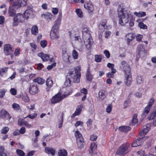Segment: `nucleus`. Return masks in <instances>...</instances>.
<instances>
[{
    "label": "nucleus",
    "instance_id": "63",
    "mask_svg": "<svg viewBox=\"0 0 156 156\" xmlns=\"http://www.w3.org/2000/svg\"><path fill=\"white\" fill-rule=\"evenodd\" d=\"M10 91L11 94L13 95H15L16 94L17 91L16 89L14 88H11Z\"/></svg>",
    "mask_w": 156,
    "mask_h": 156
},
{
    "label": "nucleus",
    "instance_id": "57",
    "mask_svg": "<svg viewBox=\"0 0 156 156\" xmlns=\"http://www.w3.org/2000/svg\"><path fill=\"white\" fill-rule=\"evenodd\" d=\"M112 105L111 104L108 105L106 108V112L108 113H110L112 111Z\"/></svg>",
    "mask_w": 156,
    "mask_h": 156
},
{
    "label": "nucleus",
    "instance_id": "3",
    "mask_svg": "<svg viewBox=\"0 0 156 156\" xmlns=\"http://www.w3.org/2000/svg\"><path fill=\"white\" fill-rule=\"evenodd\" d=\"M120 68L123 70L125 74V84L127 86H130L132 83V76L130 73L131 69L129 66L124 61L122 62Z\"/></svg>",
    "mask_w": 156,
    "mask_h": 156
},
{
    "label": "nucleus",
    "instance_id": "60",
    "mask_svg": "<svg viewBox=\"0 0 156 156\" xmlns=\"http://www.w3.org/2000/svg\"><path fill=\"white\" fill-rule=\"evenodd\" d=\"M6 91L4 89L0 90V98H2L5 95Z\"/></svg>",
    "mask_w": 156,
    "mask_h": 156
},
{
    "label": "nucleus",
    "instance_id": "33",
    "mask_svg": "<svg viewBox=\"0 0 156 156\" xmlns=\"http://www.w3.org/2000/svg\"><path fill=\"white\" fill-rule=\"evenodd\" d=\"M58 156H67V152L64 149H61L58 151Z\"/></svg>",
    "mask_w": 156,
    "mask_h": 156
},
{
    "label": "nucleus",
    "instance_id": "48",
    "mask_svg": "<svg viewBox=\"0 0 156 156\" xmlns=\"http://www.w3.org/2000/svg\"><path fill=\"white\" fill-rule=\"evenodd\" d=\"M138 26L140 28L143 29H147V26L146 24H144L142 22L139 23Z\"/></svg>",
    "mask_w": 156,
    "mask_h": 156
},
{
    "label": "nucleus",
    "instance_id": "5",
    "mask_svg": "<svg viewBox=\"0 0 156 156\" xmlns=\"http://www.w3.org/2000/svg\"><path fill=\"white\" fill-rule=\"evenodd\" d=\"M81 67L79 66L76 67L74 71L72 70H69L68 74V76H69L73 82L78 83L80 81V78L81 76L80 71Z\"/></svg>",
    "mask_w": 156,
    "mask_h": 156
},
{
    "label": "nucleus",
    "instance_id": "46",
    "mask_svg": "<svg viewBox=\"0 0 156 156\" xmlns=\"http://www.w3.org/2000/svg\"><path fill=\"white\" fill-rule=\"evenodd\" d=\"M136 81L138 84L142 83L143 81V76H137L136 78Z\"/></svg>",
    "mask_w": 156,
    "mask_h": 156
},
{
    "label": "nucleus",
    "instance_id": "16",
    "mask_svg": "<svg viewBox=\"0 0 156 156\" xmlns=\"http://www.w3.org/2000/svg\"><path fill=\"white\" fill-rule=\"evenodd\" d=\"M41 17L45 19L47 21H49L51 20L54 16L51 13L47 12L45 14H43L41 16Z\"/></svg>",
    "mask_w": 156,
    "mask_h": 156
},
{
    "label": "nucleus",
    "instance_id": "32",
    "mask_svg": "<svg viewBox=\"0 0 156 156\" xmlns=\"http://www.w3.org/2000/svg\"><path fill=\"white\" fill-rule=\"evenodd\" d=\"M45 80L40 77H37L33 80V82L39 84H42L45 82Z\"/></svg>",
    "mask_w": 156,
    "mask_h": 156
},
{
    "label": "nucleus",
    "instance_id": "22",
    "mask_svg": "<svg viewBox=\"0 0 156 156\" xmlns=\"http://www.w3.org/2000/svg\"><path fill=\"white\" fill-rule=\"evenodd\" d=\"M137 51L139 52V54L140 55H141L142 54H143L144 55L145 54V50L142 44H141L138 46L137 47Z\"/></svg>",
    "mask_w": 156,
    "mask_h": 156
},
{
    "label": "nucleus",
    "instance_id": "36",
    "mask_svg": "<svg viewBox=\"0 0 156 156\" xmlns=\"http://www.w3.org/2000/svg\"><path fill=\"white\" fill-rule=\"evenodd\" d=\"M134 14L136 16L139 17H142L145 16L146 15V13L143 11H140L138 12H135Z\"/></svg>",
    "mask_w": 156,
    "mask_h": 156
},
{
    "label": "nucleus",
    "instance_id": "56",
    "mask_svg": "<svg viewBox=\"0 0 156 156\" xmlns=\"http://www.w3.org/2000/svg\"><path fill=\"white\" fill-rule=\"evenodd\" d=\"M52 13L54 15H57L58 12V9L57 8H52L51 9Z\"/></svg>",
    "mask_w": 156,
    "mask_h": 156
},
{
    "label": "nucleus",
    "instance_id": "42",
    "mask_svg": "<svg viewBox=\"0 0 156 156\" xmlns=\"http://www.w3.org/2000/svg\"><path fill=\"white\" fill-rule=\"evenodd\" d=\"M16 12L15 10H14L12 8L9 7L8 11V13L9 16H13Z\"/></svg>",
    "mask_w": 156,
    "mask_h": 156
},
{
    "label": "nucleus",
    "instance_id": "64",
    "mask_svg": "<svg viewBox=\"0 0 156 156\" xmlns=\"http://www.w3.org/2000/svg\"><path fill=\"white\" fill-rule=\"evenodd\" d=\"M20 48H17L15 49L14 54L15 56H18L20 53Z\"/></svg>",
    "mask_w": 156,
    "mask_h": 156
},
{
    "label": "nucleus",
    "instance_id": "34",
    "mask_svg": "<svg viewBox=\"0 0 156 156\" xmlns=\"http://www.w3.org/2000/svg\"><path fill=\"white\" fill-rule=\"evenodd\" d=\"M119 129L121 131L126 133L128 131L130 130L131 129L130 127L129 126H123L119 127Z\"/></svg>",
    "mask_w": 156,
    "mask_h": 156
},
{
    "label": "nucleus",
    "instance_id": "19",
    "mask_svg": "<svg viewBox=\"0 0 156 156\" xmlns=\"http://www.w3.org/2000/svg\"><path fill=\"white\" fill-rule=\"evenodd\" d=\"M98 99L99 100L102 101L105 99L106 96V92L105 90H101L98 93Z\"/></svg>",
    "mask_w": 156,
    "mask_h": 156
},
{
    "label": "nucleus",
    "instance_id": "51",
    "mask_svg": "<svg viewBox=\"0 0 156 156\" xmlns=\"http://www.w3.org/2000/svg\"><path fill=\"white\" fill-rule=\"evenodd\" d=\"M22 98L25 102H28L30 101V98L27 95H23L22 96Z\"/></svg>",
    "mask_w": 156,
    "mask_h": 156
},
{
    "label": "nucleus",
    "instance_id": "20",
    "mask_svg": "<svg viewBox=\"0 0 156 156\" xmlns=\"http://www.w3.org/2000/svg\"><path fill=\"white\" fill-rule=\"evenodd\" d=\"M135 35L133 34L129 33L126 34V37L127 40L128 44H129L135 38Z\"/></svg>",
    "mask_w": 156,
    "mask_h": 156
},
{
    "label": "nucleus",
    "instance_id": "13",
    "mask_svg": "<svg viewBox=\"0 0 156 156\" xmlns=\"http://www.w3.org/2000/svg\"><path fill=\"white\" fill-rule=\"evenodd\" d=\"M11 46L9 44H5L4 47V52L6 55L10 54L12 52Z\"/></svg>",
    "mask_w": 156,
    "mask_h": 156
},
{
    "label": "nucleus",
    "instance_id": "47",
    "mask_svg": "<svg viewBox=\"0 0 156 156\" xmlns=\"http://www.w3.org/2000/svg\"><path fill=\"white\" fill-rule=\"evenodd\" d=\"M148 119L150 120L153 119V124L154 126H156V115L152 117L151 115H149L148 117Z\"/></svg>",
    "mask_w": 156,
    "mask_h": 156
},
{
    "label": "nucleus",
    "instance_id": "24",
    "mask_svg": "<svg viewBox=\"0 0 156 156\" xmlns=\"http://www.w3.org/2000/svg\"><path fill=\"white\" fill-rule=\"evenodd\" d=\"M18 124L20 126H23L30 128L31 126L29 124L27 121H25L23 119H19L18 121Z\"/></svg>",
    "mask_w": 156,
    "mask_h": 156
},
{
    "label": "nucleus",
    "instance_id": "31",
    "mask_svg": "<svg viewBox=\"0 0 156 156\" xmlns=\"http://www.w3.org/2000/svg\"><path fill=\"white\" fill-rule=\"evenodd\" d=\"M8 67H5L0 69V75L3 77L6 75L8 69Z\"/></svg>",
    "mask_w": 156,
    "mask_h": 156
},
{
    "label": "nucleus",
    "instance_id": "11",
    "mask_svg": "<svg viewBox=\"0 0 156 156\" xmlns=\"http://www.w3.org/2000/svg\"><path fill=\"white\" fill-rule=\"evenodd\" d=\"M0 118L10 120L11 116L5 110L2 109L0 112Z\"/></svg>",
    "mask_w": 156,
    "mask_h": 156
},
{
    "label": "nucleus",
    "instance_id": "38",
    "mask_svg": "<svg viewBox=\"0 0 156 156\" xmlns=\"http://www.w3.org/2000/svg\"><path fill=\"white\" fill-rule=\"evenodd\" d=\"M125 152L119 147L117 150L116 152V154L121 156H124L125 154Z\"/></svg>",
    "mask_w": 156,
    "mask_h": 156
},
{
    "label": "nucleus",
    "instance_id": "17",
    "mask_svg": "<svg viewBox=\"0 0 156 156\" xmlns=\"http://www.w3.org/2000/svg\"><path fill=\"white\" fill-rule=\"evenodd\" d=\"M37 55L44 61H48L50 58L49 55L48 54H44L42 52L38 53Z\"/></svg>",
    "mask_w": 156,
    "mask_h": 156
},
{
    "label": "nucleus",
    "instance_id": "53",
    "mask_svg": "<svg viewBox=\"0 0 156 156\" xmlns=\"http://www.w3.org/2000/svg\"><path fill=\"white\" fill-rule=\"evenodd\" d=\"M155 101L154 99L153 98H151L148 103L147 105L151 107Z\"/></svg>",
    "mask_w": 156,
    "mask_h": 156
},
{
    "label": "nucleus",
    "instance_id": "21",
    "mask_svg": "<svg viewBox=\"0 0 156 156\" xmlns=\"http://www.w3.org/2000/svg\"><path fill=\"white\" fill-rule=\"evenodd\" d=\"M78 147L79 148H83L85 145L83 138H81L80 139H78L76 140Z\"/></svg>",
    "mask_w": 156,
    "mask_h": 156
},
{
    "label": "nucleus",
    "instance_id": "9",
    "mask_svg": "<svg viewBox=\"0 0 156 156\" xmlns=\"http://www.w3.org/2000/svg\"><path fill=\"white\" fill-rule=\"evenodd\" d=\"M29 91L31 94L34 95L38 93L39 90L37 84H31L30 86Z\"/></svg>",
    "mask_w": 156,
    "mask_h": 156
},
{
    "label": "nucleus",
    "instance_id": "25",
    "mask_svg": "<svg viewBox=\"0 0 156 156\" xmlns=\"http://www.w3.org/2000/svg\"><path fill=\"white\" fill-rule=\"evenodd\" d=\"M151 107L147 105L145 108L144 111L142 113V116L144 118L149 113Z\"/></svg>",
    "mask_w": 156,
    "mask_h": 156
},
{
    "label": "nucleus",
    "instance_id": "50",
    "mask_svg": "<svg viewBox=\"0 0 156 156\" xmlns=\"http://www.w3.org/2000/svg\"><path fill=\"white\" fill-rule=\"evenodd\" d=\"M130 101L129 99H126L124 102V108H125L128 107L130 105Z\"/></svg>",
    "mask_w": 156,
    "mask_h": 156
},
{
    "label": "nucleus",
    "instance_id": "7",
    "mask_svg": "<svg viewBox=\"0 0 156 156\" xmlns=\"http://www.w3.org/2000/svg\"><path fill=\"white\" fill-rule=\"evenodd\" d=\"M13 20L12 26L13 27H15L18 25V23H24L26 20V19L23 15L21 13H18L15 16Z\"/></svg>",
    "mask_w": 156,
    "mask_h": 156
},
{
    "label": "nucleus",
    "instance_id": "59",
    "mask_svg": "<svg viewBox=\"0 0 156 156\" xmlns=\"http://www.w3.org/2000/svg\"><path fill=\"white\" fill-rule=\"evenodd\" d=\"M70 57L69 55H68V58H67L66 55H62V57L63 60L68 63H70V61L69 60V58Z\"/></svg>",
    "mask_w": 156,
    "mask_h": 156
},
{
    "label": "nucleus",
    "instance_id": "39",
    "mask_svg": "<svg viewBox=\"0 0 156 156\" xmlns=\"http://www.w3.org/2000/svg\"><path fill=\"white\" fill-rule=\"evenodd\" d=\"M125 152L119 147L117 150L116 152V154L121 156H124L125 154Z\"/></svg>",
    "mask_w": 156,
    "mask_h": 156
},
{
    "label": "nucleus",
    "instance_id": "1",
    "mask_svg": "<svg viewBox=\"0 0 156 156\" xmlns=\"http://www.w3.org/2000/svg\"><path fill=\"white\" fill-rule=\"evenodd\" d=\"M118 10L119 24L124 26L129 22L130 27L133 26L135 19L134 17L124 8H122L120 10L119 8Z\"/></svg>",
    "mask_w": 156,
    "mask_h": 156
},
{
    "label": "nucleus",
    "instance_id": "43",
    "mask_svg": "<svg viewBox=\"0 0 156 156\" xmlns=\"http://www.w3.org/2000/svg\"><path fill=\"white\" fill-rule=\"evenodd\" d=\"M76 12L78 16L80 18H82L83 17V12L80 9H77L76 10Z\"/></svg>",
    "mask_w": 156,
    "mask_h": 156
},
{
    "label": "nucleus",
    "instance_id": "18",
    "mask_svg": "<svg viewBox=\"0 0 156 156\" xmlns=\"http://www.w3.org/2000/svg\"><path fill=\"white\" fill-rule=\"evenodd\" d=\"M97 148V145L94 143L91 144L90 146L89 150V152L91 154H96V150Z\"/></svg>",
    "mask_w": 156,
    "mask_h": 156
},
{
    "label": "nucleus",
    "instance_id": "6",
    "mask_svg": "<svg viewBox=\"0 0 156 156\" xmlns=\"http://www.w3.org/2000/svg\"><path fill=\"white\" fill-rule=\"evenodd\" d=\"M71 93V92L68 93L67 94L65 93L64 94H62L59 92L52 97L51 100V103L52 104H55L59 103L62 101L63 99L67 97Z\"/></svg>",
    "mask_w": 156,
    "mask_h": 156
},
{
    "label": "nucleus",
    "instance_id": "62",
    "mask_svg": "<svg viewBox=\"0 0 156 156\" xmlns=\"http://www.w3.org/2000/svg\"><path fill=\"white\" fill-rule=\"evenodd\" d=\"M37 115V114L36 113H33L31 115H28L26 117H29L30 119H34V118H36Z\"/></svg>",
    "mask_w": 156,
    "mask_h": 156
},
{
    "label": "nucleus",
    "instance_id": "2",
    "mask_svg": "<svg viewBox=\"0 0 156 156\" xmlns=\"http://www.w3.org/2000/svg\"><path fill=\"white\" fill-rule=\"evenodd\" d=\"M62 17V13L59 12L58 17L55 21V23L50 33V38L51 40L57 39L59 38L58 29L60 25Z\"/></svg>",
    "mask_w": 156,
    "mask_h": 156
},
{
    "label": "nucleus",
    "instance_id": "27",
    "mask_svg": "<svg viewBox=\"0 0 156 156\" xmlns=\"http://www.w3.org/2000/svg\"><path fill=\"white\" fill-rule=\"evenodd\" d=\"M86 79L89 81H92L93 78V76L90 73L89 69H88L86 73Z\"/></svg>",
    "mask_w": 156,
    "mask_h": 156
},
{
    "label": "nucleus",
    "instance_id": "8",
    "mask_svg": "<svg viewBox=\"0 0 156 156\" xmlns=\"http://www.w3.org/2000/svg\"><path fill=\"white\" fill-rule=\"evenodd\" d=\"M147 138V136H144L141 138L136 139L132 143L131 146L133 147H135L141 145L142 144L144 141Z\"/></svg>",
    "mask_w": 156,
    "mask_h": 156
},
{
    "label": "nucleus",
    "instance_id": "12",
    "mask_svg": "<svg viewBox=\"0 0 156 156\" xmlns=\"http://www.w3.org/2000/svg\"><path fill=\"white\" fill-rule=\"evenodd\" d=\"M8 2H11L13 7L17 9L21 6L20 0H7Z\"/></svg>",
    "mask_w": 156,
    "mask_h": 156
},
{
    "label": "nucleus",
    "instance_id": "40",
    "mask_svg": "<svg viewBox=\"0 0 156 156\" xmlns=\"http://www.w3.org/2000/svg\"><path fill=\"white\" fill-rule=\"evenodd\" d=\"M125 152L119 147L117 150L116 152V154L121 156H124L125 154Z\"/></svg>",
    "mask_w": 156,
    "mask_h": 156
},
{
    "label": "nucleus",
    "instance_id": "54",
    "mask_svg": "<svg viewBox=\"0 0 156 156\" xmlns=\"http://www.w3.org/2000/svg\"><path fill=\"white\" fill-rule=\"evenodd\" d=\"M9 130V128L8 127H4L1 130V132L2 133L5 134Z\"/></svg>",
    "mask_w": 156,
    "mask_h": 156
},
{
    "label": "nucleus",
    "instance_id": "15",
    "mask_svg": "<svg viewBox=\"0 0 156 156\" xmlns=\"http://www.w3.org/2000/svg\"><path fill=\"white\" fill-rule=\"evenodd\" d=\"M151 127L150 124H147L146 125L143 126L142 130L139 133L140 136H143L145 135L149 131Z\"/></svg>",
    "mask_w": 156,
    "mask_h": 156
},
{
    "label": "nucleus",
    "instance_id": "58",
    "mask_svg": "<svg viewBox=\"0 0 156 156\" xmlns=\"http://www.w3.org/2000/svg\"><path fill=\"white\" fill-rule=\"evenodd\" d=\"M16 152L17 154L20 156H24L25 155L24 153L21 150H17Z\"/></svg>",
    "mask_w": 156,
    "mask_h": 156
},
{
    "label": "nucleus",
    "instance_id": "14",
    "mask_svg": "<svg viewBox=\"0 0 156 156\" xmlns=\"http://www.w3.org/2000/svg\"><path fill=\"white\" fill-rule=\"evenodd\" d=\"M26 20H27L29 18L32 19L34 18V14L31 9L27 10L23 14Z\"/></svg>",
    "mask_w": 156,
    "mask_h": 156
},
{
    "label": "nucleus",
    "instance_id": "29",
    "mask_svg": "<svg viewBox=\"0 0 156 156\" xmlns=\"http://www.w3.org/2000/svg\"><path fill=\"white\" fill-rule=\"evenodd\" d=\"M84 7L88 11L91 12L94 10L93 5L90 3H87L84 5Z\"/></svg>",
    "mask_w": 156,
    "mask_h": 156
},
{
    "label": "nucleus",
    "instance_id": "26",
    "mask_svg": "<svg viewBox=\"0 0 156 156\" xmlns=\"http://www.w3.org/2000/svg\"><path fill=\"white\" fill-rule=\"evenodd\" d=\"M45 152L48 154H51L54 155L55 153V150L52 148L47 147L45 148Z\"/></svg>",
    "mask_w": 156,
    "mask_h": 156
},
{
    "label": "nucleus",
    "instance_id": "35",
    "mask_svg": "<svg viewBox=\"0 0 156 156\" xmlns=\"http://www.w3.org/2000/svg\"><path fill=\"white\" fill-rule=\"evenodd\" d=\"M66 80L65 81L64 84L66 87L69 86L70 85L72 81L70 77L69 76H68V74H67V75L66 77Z\"/></svg>",
    "mask_w": 156,
    "mask_h": 156
},
{
    "label": "nucleus",
    "instance_id": "4",
    "mask_svg": "<svg viewBox=\"0 0 156 156\" xmlns=\"http://www.w3.org/2000/svg\"><path fill=\"white\" fill-rule=\"evenodd\" d=\"M83 38L87 49L91 48L93 41L91 37L90 32L87 28H83L82 30Z\"/></svg>",
    "mask_w": 156,
    "mask_h": 156
},
{
    "label": "nucleus",
    "instance_id": "41",
    "mask_svg": "<svg viewBox=\"0 0 156 156\" xmlns=\"http://www.w3.org/2000/svg\"><path fill=\"white\" fill-rule=\"evenodd\" d=\"M103 58V56L101 55H96L95 56V61L97 62H101Z\"/></svg>",
    "mask_w": 156,
    "mask_h": 156
},
{
    "label": "nucleus",
    "instance_id": "37",
    "mask_svg": "<svg viewBox=\"0 0 156 156\" xmlns=\"http://www.w3.org/2000/svg\"><path fill=\"white\" fill-rule=\"evenodd\" d=\"M46 85L48 87L50 88L53 85V81L50 77H48L47 80Z\"/></svg>",
    "mask_w": 156,
    "mask_h": 156
},
{
    "label": "nucleus",
    "instance_id": "45",
    "mask_svg": "<svg viewBox=\"0 0 156 156\" xmlns=\"http://www.w3.org/2000/svg\"><path fill=\"white\" fill-rule=\"evenodd\" d=\"M75 135L76 140H78V139H80L81 138H83L81 134L80 133V132L78 131H75Z\"/></svg>",
    "mask_w": 156,
    "mask_h": 156
},
{
    "label": "nucleus",
    "instance_id": "30",
    "mask_svg": "<svg viewBox=\"0 0 156 156\" xmlns=\"http://www.w3.org/2000/svg\"><path fill=\"white\" fill-rule=\"evenodd\" d=\"M31 33L34 35H37L38 33V28L37 26H33L31 29Z\"/></svg>",
    "mask_w": 156,
    "mask_h": 156
},
{
    "label": "nucleus",
    "instance_id": "52",
    "mask_svg": "<svg viewBox=\"0 0 156 156\" xmlns=\"http://www.w3.org/2000/svg\"><path fill=\"white\" fill-rule=\"evenodd\" d=\"M12 107L13 109L16 110H19L20 108L19 105L16 103H13L12 105Z\"/></svg>",
    "mask_w": 156,
    "mask_h": 156
},
{
    "label": "nucleus",
    "instance_id": "28",
    "mask_svg": "<svg viewBox=\"0 0 156 156\" xmlns=\"http://www.w3.org/2000/svg\"><path fill=\"white\" fill-rule=\"evenodd\" d=\"M130 146V144L128 143H126L122 145L120 147L124 151L126 152L128 150Z\"/></svg>",
    "mask_w": 156,
    "mask_h": 156
},
{
    "label": "nucleus",
    "instance_id": "55",
    "mask_svg": "<svg viewBox=\"0 0 156 156\" xmlns=\"http://www.w3.org/2000/svg\"><path fill=\"white\" fill-rule=\"evenodd\" d=\"M40 44L42 48H45L47 45V42L46 40H42L41 41Z\"/></svg>",
    "mask_w": 156,
    "mask_h": 156
},
{
    "label": "nucleus",
    "instance_id": "44",
    "mask_svg": "<svg viewBox=\"0 0 156 156\" xmlns=\"http://www.w3.org/2000/svg\"><path fill=\"white\" fill-rule=\"evenodd\" d=\"M72 55L73 58L75 59H76L78 57V54L75 50H73L72 52Z\"/></svg>",
    "mask_w": 156,
    "mask_h": 156
},
{
    "label": "nucleus",
    "instance_id": "10",
    "mask_svg": "<svg viewBox=\"0 0 156 156\" xmlns=\"http://www.w3.org/2000/svg\"><path fill=\"white\" fill-rule=\"evenodd\" d=\"M77 29L76 28H74L72 30L71 33H69V35L70 38L72 39H73L75 41H78L79 42H81L82 41L79 36H75L74 35L76 34V33L78 32Z\"/></svg>",
    "mask_w": 156,
    "mask_h": 156
},
{
    "label": "nucleus",
    "instance_id": "23",
    "mask_svg": "<svg viewBox=\"0 0 156 156\" xmlns=\"http://www.w3.org/2000/svg\"><path fill=\"white\" fill-rule=\"evenodd\" d=\"M82 109V107L80 106H78L76 108L75 112L72 115L71 118H73L76 116L79 115L81 113Z\"/></svg>",
    "mask_w": 156,
    "mask_h": 156
},
{
    "label": "nucleus",
    "instance_id": "61",
    "mask_svg": "<svg viewBox=\"0 0 156 156\" xmlns=\"http://www.w3.org/2000/svg\"><path fill=\"white\" fill-rule=\"evenodd\" d=\"M83 125V122L80 121H78L75 124L74 126L76 127H77L79 126H82Z\"/></svg>",
    "mask_w": 156,
    "mask_h": 156
},
{
    "label": "nucleus",
    "instance_id": "49",
    "mask_svg": "<svg viewBox=\"0 0 156 156\" xmlns=\"http://www.w3.org/2000/svg\"><path fill=\"white\" fill-rule=\"evenodd\" d=\"M0 156H7L6 154L4 152V148L3 146L0 147Z\"/></svg>",
    "mask_w": 156,
    "mask_h": 156
}]
</instances>
